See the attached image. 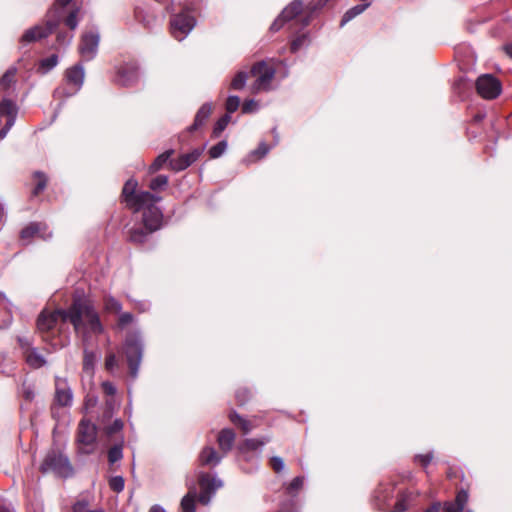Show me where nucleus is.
Instances as JSON below:
<instances>
[{
    "label": "nucleus",
    "instance_id": "obj_43",
    "mask_svg": "<svg viewBox=\"0 0 512 512\" xmlns=\"http://www.w3.org/2000/svg\"><path fill=\"white\" fill-rule=\"evenodd\" d=\"M134 321V316L130 312H125L120 314L117 320V326L120 329L126 328L128 325H130Z\"/></svg>",
    "mask_w": 512,
    "mask_h": 512
},
{
    "label": "nucleus",
    "instance_id": "obj_59",
    "mask_svg": "<svg viewBox=\"0 0 512 512\" xmlns=\"http://www.w3.org/2000/svg\"><path fill=\"white\" fill-rule=\"evenodd\" d=\"M505 53L512 59V43L510 44H506L504 47H503Z\"/></svg>",
    "mask_w": 512,
    "mask_h": 512
},
{
    "label": "nucleus",
    "instance_id": "obj_13",
    "mask_svg": "<svg viewBox=\"0 0 512 512\" xmlns=\"http://www.w3.org/2000/svg\"><path fill=\"white\" fill-rule=\"evenodd\" d=\"M99 44V35L94 32H85L81 36L79 52L82 58L89 61L94 58Z\"/></svg>",
    "mask_w": 512,
    "mask_h": 512
},
{
    "label": "nucleus",
    "instance_id": "obj_29",
    "mask_svg": "<svg viewBox=\"0 0 512 512\" xmlns=\"http://www.w3.org/2000/svg\"><path fill=\"white\" fill-rule=\"evenodd\" d=\"M411 499V492L406 490L399 492L397 495L396 503L393 507V512H406L408 510Z\"/></svg>",
    "mask_w": 512,
    "mask_h": 512
},
{
    "label": "nucleus",
    "instance_id": "obj_7",
    "mask_svg": "<svg viewBox=\"0 0 512 512\" xmlns=\"http://www.w3.org/2000/svg\"><path fill=\"white\" fill-rule=\"evenodd\" d=\"M40 470L43 473L53 471L60 475H67L68 473L72 472V467L66 456L60 452L52 450L45 456L40 466Z\"/></svg>",
    "mask_w": 512,
    "mask_h": 512
},
{
    "label": "nucleus",
    "instance_id": "obj_14",
    "mask_svg": "<svg viewBox=\"0 0 512 512\" xmlns=\"http://www.w3.org/2000/svg\"><path fill=\"white\" fill-rule=\"evenodd\" d=\"M73 393L67 380L55 377L54 404L60 407H68L72 404Z\"/></svg>",
    "mask_w": 512,
    "mask_h": 512
},
{
    "label": "nucleus",
    "instance_id": "obj_34",
    "mask_svg": "<svg viewBox=\"0 0 512 512\" xmlns=\"http://www.w3.org/2000/svg\"><path fill=\"white\" fill-rule=\"evenodd\" d=\"M104 308L109 313H119L122 309V305L114 297L108 296L104 298Z\"/></svg>",
    "mask_w": 512,
    "mask_h": 512
},
{
    "label": "nucleus",
    "instance_id": "obj_62",
    "mask_svg": "<svg viewBox=\"0 0 512 512\" xmlns=\"http://www.w3.org/2000/svg\"><path fill=\"white\" fill-rule=\"evenodd\" d=\"M94 404H95V400H92V399H87L86 400V405L87 406H89V405L93 406Z\"/></svg>",
    "mask_w": 512,
    "mask_h": 512
},
{
    "label": "nucleus",
    "instance_id": "obj_63",
    "mask_svg": "<svg viewBox=\"0 0 512 512\" xmlns=\"http://www.w3.org/2000/svg\"><path fill=\"white\" fill-rule=\"evenodd\" d=\"M0 512H11L7 507L0 505Z\"/></svg>",
    "mask_w": 512,
    "mask_h": 512
},
{
    "label": "nucleus",
    "instance_id": "obj_61",
    "mask_svg": "<svg viewBox=\"0 0 512 512\" xmlns=\"http://www.w3.org/2000/svg\"><path fill=\"white\" fill-rule=\"evenodd\" d=\"M65 37H66L65 35H63V34H61V33H60V34H58V35H57V41H58L60 44H63V42H64V40H65Z\"/></svg>",
    "mask_w": 512,
    "mask_h": 512
},
{
    "label": "nucleus",
    "instance_id": "obj_28",
    "mask_svg": "<svg viewBox=\"0 0 512 512\" xmlns=\"http://www.w3.org/2000/svg\"><path fill=\"white\" fill-rule=\"evenodd\" d=\"M269 442V439L268 438H264L262 440L260 439H254V438H248V439H245L243 440L239 446H238V450L241 452V453H247L249 451H255L257 450L258 448H260L261 446H263L265 443Z\"/></svg>",
    "mask_w": 512,
    "mask_h": 512
},
{
    "label": "nucleus",
    "instance_id": "obj_52",
    "mask_svg": "<svg viewBox=\"0 0 512 512\" xmlns=\"http://www.w3.org/2000/svg\"><path fill=\"white\" fill-rule=\"evenodd\" d=\"M118 365L116 355L114 353H108L105 359V368L108 371H112Z\"/></svg>",
    "mask_w": 512,
    "mask_h": 512
},
{
    "label": "nucleus",
    "instance_id": "obj_9",
    "mask_svg": "<svg viewBox=\"0 0 512 512\" xmlns=\"http://www.w3.org/2000/svg\"><path fill=\"white\" fill-rule=\"evenodd\" d=\"M477 93L484 99H495L501 91V82L491 74H484L478 77L476 80Z\"/></svg>",
    "mask_w": 512,
    "mask_h": 512
},
{
    "label": "nucleus",
    "instance_id": "obj_19",
    "mask_svg": "<svg viewBox=\"0 0 512 512\" xmlns=\"http://www.w3.org/2000/svg\"><path fill=\"white\" fill-rule=\"evenodd\" d=\"M228 418L230 422L239 428L244 435L250 433L253 429L259 427L260 425L259 419L257 417L246 419L238 414L235 410H231L229 412Z\"/></svg>",
    "mask_w": 512,
    "mask_h": 512
},
{
    "label": "nucleus",
    "instance_id": "obj_45",
    "mask_svg": "<svg viewBox=\"0 0 512 512\" xmlns=\"http://www.w3.org/2000/svg\"><path fill=\"white\" fill-rule=\"evenodd\" d=\"M58 63V57L57 55L53 54L40 62V67L44 69V72L49 71L53 67H55Z\"/></svg>",
    "mask_w": 512,
    "mask_h": 512
},
{
    "label": "nucleus",
    "instance_id": "obj_17",
    "mask_svg": "<svg viewBox=\"0 0 512 512\" xmlns=\"http://www.w3.org/2000/svg\"><path fill=\"white\" fill-rule=\"evenodd\" d=\"M202 149H194L189 153H185L180 155L176 159H172L169 161V167L171 170L175 172H180L185 169H187L189 166H191L195 161L198 160L200 155L202 154Z\"/></svg>",
    "mask_w": 512,
    "mask_h": 512
},
{
    "label": "nucleus",
    "instance_id": "obj_31",
    "mask_svg": "<svg viewBox=\"0 0 512 512\" xmlns=\"http://www.w3.org/2000/svg\"><path fill=\"white\" fill-rule=\"evenodd\" d=\"M17 69L14 67L9 68L0 78V87L3 90L9 89L16 81Z\"/></svg>",
    "mask_w": 512,
    "mask_h": 512
},
{
    "label": "nucleus",
    "instance_id": "obj_12",
    "mask_svg": "<svg viewBox=\"0 0 512 512\" xmlns=\"http://www.w3.org/2000/svg\"><path fill=\"white\" fill-rule=\"evenodd\" d=\"M138 79V64L136 61H129L117 68L115 82L121 86L129 87L134 85Z\"/></svg>",
    "mask_w": 512,
    "mask_h": 512
},
{
    "label": "nucleus",
    "instance_id": "obj_51",
    "mask_svg": "<svg viewBox=\"0 0 512 512\" xmlns=\"http://www.w3.org/2000/svg\"><path fill=\"white\" fill-rule=\"evenodd\" d=\"M308 35L307 34H300L296 38L293 39L291 42V51L296 52L298 51L304 43L307 41Z\"/></svg>",
    "mask_w": 512,
    "mask_h": 512
},
{
    "label": "nucleus",
    "instance_id": "obj_32",
    "mask_svg": "<svg viewBox=\"0 0 512 512\" xmlns=\"http://www.w3.org/2000/svg\"><path fill=\"white\" fill-rule=\"evenodd\" d=\"M250 75V72L246 71H239L236 73V75L233 77L230 88L233 90H242L246 84V81Z\"/></svg>",
    "mask_w": 512,
    "mask_h": 512
},
{
    "label": "nucleus",
    "instance_id": "obj_56",
    "mask_svg": "<svg viewBox=\"0 0 512 512\" xmlns=\"http://www.w3.org/2000/svg\"><path fill=\"white\" fill-rule=\"evenodd\" d=\"M443 512H462L458 510V506L454 501H446L443 503Z\"/></svg>",
    "mask_w": 512,
    "mask_h": 512
},
{
    "label": "nucleus",
    "instance_id": "obj_6",
    "mask_svg": "<svg viewBox=\"0 0 512 512\" xmlns=\"http://www.w3.org/2000/svg\"><path fill=\"white\" fill-rule=\"evenodd\" d=\"M124 354L126 356L129 374L132 378H136L143 355V346L136 335H129L126 338Z\"/></svg>",
    "mask_w": 512,
    "mask_h": 512
},
{
    "label": "nucleus",
    "instance_id": "obj_27",
    "mask_svg": "<svg viewBox=\"0 0 512 512\" xmlns=\"http://www.w3.org/2000/svg\"><path fill=\"white\" fill-rule=\"evenodd\" d=\"M91 338L88 341V344L85 345L82 342L83 345V371L90 373L94 369V364L96 361V354L89 350L88 347L90 345Z\"/></svg>",
    "mask_w": 512,
    "mask_h": 512
},
{
    "label": "nucleus",
    "instance_id": "obj_20",
    "mask_svg": "<svg viewBox=\"0 0 512 512\" xmlns=\"http://www.w3.org/2000/svg\"><path fill=\"white\" fill-rule=\"evenodd\" d=\"M198 483L201 489L199 495V502L207 504L210 499V494L216 490L215 479L208 473H201L199 475Z\"/></svg>",
    "mask_w": 512,
    "mask_h": 512
},
{
    "label": "nucleus",
    "instance_id": "obj_38",
    "mask_svg": "<svg viewBox=\"0 0 512 512\" xmlns=\"http://www.w3.org/2000/svg\"><path fill=\"white\" fill-rule=\"evenodd\" d=\"M229 121H230V116L228 114H225L224 116L219 118L218 121L216 122L214 128H213V136L214 137H219L220 134L227 127Z\"/></svg>",
    "mask_w": 512,
    "mask_h": 512
},
{
    "label": "nucleus",
    "instance_id": "obj_54",
    "mask_svg": "<svg viewBox=\"0 0 512 512\" xmlns=\"http://www.w3.org/2000/svg\"><path fill=\"white\" fill-rule=\"evenodd\" d=\"M102 391L109 396H113L116 393V388L112 382L105 381L101 385Z\"/></svg>",
    "mask_w": 512,
    "mask_h": 512
},
{
    "label": "nucleus",
    "instance_id": "obj_53",
    "mask_svg": "<svg viewBox=\"0 0 512 512\" xmlns=\"http://www.w3.org/2000/svg\"><path fill=\"white\" fill-rule=\"evenodd\" d=\"M270 466L276 473H279L284 468V462L282 458L274 456L270 459Z\"/></svg>",
    "mask_w": 512,
    "mask_h": 512
},
{
    "label": "nucleus",
    "instance_id": "obj_26",
    "mask_svg": "<svg viewBox=\"0 0 512 512\" xmlns=\"http://www.w3.org/2000/svg\"><path fill=\"white\" fill-rule=\"evenodd\" d=\"M34 188L32 189V196H39L47 187L48 177L41 171H35L33 173Z\"/></svg>",
    "mask_w": 512,
    "mask_h": 512
},
{
    "label": "nucleus",
    "instance_id": "obj_64",
    "mask_svg": "<svg viewBox=\"0 0 512 512\" xmlns=\"http://www.w3.org/2000/svg\"><path fill=\"white\" fill-rule=\"evenodd\" d=\"M259 151H261V154L264 155L267 152V148L265 146L263 148L259 147Z\"/></svg>",
    "mask_w": 512,
    "mask_h": 512
},
{
    "label": "nucleus",
    "instance_id": "obj_47",
    "mask_svg": "<svg viewBox=\"0 0 512 512\" xmlns=\"http://www.w3.org/2000/svg\"><path fill=\"white\" fill-rule=\"evenodd\" d=\"M446 477L449 480L460 479L462 481L464 479V474L459 467L449 466L446 472Z\"/></svg>",
    "mask_w": 512,
    "mask_h": 512
},
{
    "label": "nucleus",
    "instance_id": "obj_33",
    "mask_svg": "<svg viewBox=\"0 0 512 512\" xmlns=\"http://www.w3.org/2000/svg\"><path fill=\"white\" fill-rule=\"evenodd\" d=\"M468 492H469V486H467L466 488L458 489L455 500H454V502L458 506V510H461V511L464 510V508L469 500Z\"/></svg>",
    "mask_w": 512,
    "mask_h": 512
},
{
    "label": "nucleus",
    "instance_id": "obj_55",
    "mask_svg": "<svg viewBox=\"0 0 512 512\" xmlns=\"http://www.w3.org/2000/svg\"><path fill=\"white\" fill-rule=\"evenodd\" d=\"M256 106H257V103L253 99L246 100V101H244V103L242 105V112L243 113H251L255 110Z\"/></svg>",
    "mask_w": 512,
    "mask_h": 512
},
{
    "label": "nucleus",
    "instance_id": "obj_8",
    "mask_svg": "<svg viewBox=\"0 0 512 512\" xmlns=\"http://www.w3.org/2000/svg\"><path fill=\"white\" fill-rule=\"evenodd\" d=\"M195 26V18L183 10L174 15L170 21L172 36L177 40H182Z\"/></svg>",
    "mask_w": 512,
    "mask_h": 512
},
{
    "label": "nucleus",
    "instance_id": "obj_35",
    "mask_svg": "<svg viewBox=\"0 0 512 512\" xmlns=\"http://www.w3.org/2000/svg\"><path fill=\"white\" fill-rule=\"evenodd\" d=\"M182 512H195V495L192 493L186 494L181 500Z\"/></svg>",
    "mask_w": 512,
    "mask_h": 512
},
{
    "label": "nucleus",
    "instance_id": "obj_48",
    "mask_svg": "<svg viewBox=\"0 0 512 512\" xmlns=\"http://www.w3.org/2000/svg\"><path fill=\"white\" fill-rule=\"evenodd\" d=\"M109 486L114 492H121L124 489V479L121 476L112 477L109 481Z\"/></svg>",
    "mask_w": 512,
    "mask_h": 512
},
{
    "label": "nucleus",
    "instance_id": "obj_36",
    "mask_svg": "<svg viewBox=\"0 0 512 512\" xmlns=\"http://www.w3.org/2000/svg\"><path fill=\"white\" fill-rule=\"evenodd\" d=\"M251 396H252V393L248 388H244V387L239 388L235 394L237 405L238 406L245 405L250 400Z\"/></svg>",
    "mask_w": 512,
    "mask_h": 512
},
{
    "label": "nucleus",
    "instance_id": "obj_42",
    "mask_svg": "<svg viewBox=\"0 0 512 512\" xmlns=\"http://www.w3.org/2000/svg\"><path fill=\"white\" fill-rule=\"evenodd\" d=\"M79 9H73L70 11V13L65 17L64 23L65 25L71 29L74 30L78 25L77 15H78Z\"/></svg>",
    "mask_w": 512,
    "mask_h": 512
},
{
    "label": "nucleus",
    "instance_id": "obj_5",
    "mask_svg": "<svg viewBox=\"0 0 512 512\" xmlns=\"http://www.w3.org/2000/svg\"><path fill=\"white\" fill-rule=\"evenodd\" d=\"M275 68L265 61H259L253 64L250 75L255 77V81L251 87L252 93L260 91H268L272 80L275 77Z\"/></svg>",
    "mask_w": 512,
    "mask_h": 512
},
{
    "label": "nucleus",
    "instance_id": "obj_3",
    "mask_svg": "<svg viewBox=\"0 0 512 512\" xmlns=\"http://www.w3.org/2000/svg\"><path fill=\"white\" fill-rule=\"evenodd\" d=\"M311 18L312 14H310V10L305 13L303 3L299 0H295L285 7L281 14L274 20L270 26V30L277 32L285 23H291L290 27L298 24H300L301 27H306L310 24Z\"/></svg>",
    "mask_w": 512,
    "mask_h": 512
},
{
    "label": "nucleus",
    "instance_id": "obj_44",
    "mask_svg": "<svg viewBox=\"0 0 512 512\" xmlns=\"http://www.w3.org/2000/svg\"><path fill=\"white\" fill-rule=\"evenodd\" d=\"M240 105V98L238 96H229L225 103L227 113H234Z\"/></svg>",
    "mask_w": 512,
    "mask_h": 512
},
{
    "label": "nucleus",
    "instance_id": "obj_50",
    "mask_svg": "<svg viewBox=\"0 0 512 512\" xmlns=\"http://www.w3.org/2000/svg\"><path fill=\"white\" fill-rule=\"evenodd\" d=\"M71 1L72 0H55L53 9H52V11H50L56 17L55 20H57L59 22L60 10L65 8Z\"/></svg>",
    "mask_w": 512,
    "mask_h": 512
},
{
    "label": "nucleus",
    "instance_id": "obj_37",
    "mask_svg": "<svg viewBox=\"0 0 512 512\" xmlns=\"http://www.w3.org/2000/svg\"><path fill=\"white\" fill-rule=\"evenodd\" d=\"M304 478L301 476L295 477L286 487V492L290 495H296L302 488Z\"/></svg>",
    "mask_w": 512,
    "mask_h": 512
},
{
    "label": "nucleus",
    "instance_id": "obj_41",
    "mask_svg": "<svg viewBox=\"0 0 512 512\" xmlns=\"http://www.w3.org/2000/svg\"><path fill=\"white\" fill-rule=\"evenodd\" d=\"M122 446L114 445L108 450V461L110 463H115L122 458Z\"/></svg>",
    "mask_w": 512,
    "mask_h": 512
},
{
    "label": "nucleus",
    "instance_id": "obj_49",
    "mask_svg": "<svg viewBox=\"0 0 512 512\" xmlns=\"http://www.w3.org/2000/svg\"><path fill=\"white\" fill-rule=\"evenodd\" d=\"M123 426H124V424H123L122 420L116 419V420H114V422L111 425H109L105 428V433L108 436H112V435L120 432L123 429Z\"/></svg>",
    "mask_w": 512,
    "mask_h": 512
},
{
    "label": "nucleus",
    "instance_id": "obj_15",
    "mask_svg": "<svg viewBox=\"0 0 512 512\" xmlns=\"http://www.w3.org/2000/svg\"><path fill=\"white\" fill-rule=\"evenodd\" d=\"M57 20H48L45 27L35 26L25 31L21 37V42L31 43L50 35L57 27Z\"/></svg>",
    "mask_w": 512,
    "mask_h": 512
},
{
    "label": "nucleus",
    "instance_id": "obj_25",
    "mask_svg": "<svg viewBox=\"0 0 512 512\" xmlns=\"http://www.w3.org/2000/svg\"><path fill=\"white\" fill-rule=\"evenodd\" d=\"M174 154V150L173 149H170V150H167L165 152H163L162 154H160L159 156H157L154 161L151 163V165L149 166L148 168V173L149 174H155L156 172H158L166 163L169 164V161L171 160V156Z\"/></svg>",
    "mask_w": 512,
    "mask_h": 512
},
{
    "label": "nucleus",
    "instance_id": "obj_11",
    "mask_svg": "<svg viewBox=\"0 0 512 512\" xmlns=\"http://www.w3.org/2000/svg\"><path fill=\"white\" fill-rule=\"evenodd\" d=\"M17 341L19 346L23 350V355L25 357L26 363L30 367L38 369L46 364L45 358L37 351L36 348L32 347L31 341L24 337H18Z\"/></svg>",
    "mask_w": 512,
    "mask_h": 512
},
{
    "label": "nucleus",
    "instance_id": "obj_46",
    "mask_svg": "<svg viewBox=\"0 0 512 512\" xmlns=\"http://www.w3.org/2000/svg\"><path fill=\"white\" fill-rule=\"evenodd\" d=\"M72 512H105L103 509L89 510L88 502L85 500L77 501L72 506Z\"/></svg>",
    "mask_w": 512,
    "mask_h": 512
},
{
    "label": "nucleus",
    "instance_id": "obj_16",
    "mask_svg": "<svg viewBox=\"0 0 512 512\" xmlns=\"http://www.w3.org/2000/svg\"><path fill=\"white\" fill-rule=\"evenodd\" d=\"M17 114V107L15 103L10 99H3L0 102V116H5L6 123L2 129H0V140H2L14 125Z\"/></svg>",
    "mask_w": 512,
    "mask_h": 512
},
{
    "label": "nucleus",
    "instance_id": "obj_21",
    "mask_svg": "<svg viewBox=\"0 0 512 512\" xmlns=\"http://www.w3.org/2000/svg\"><path fill=\"white\" fill-rule=\"evenodd\" d=\"M236 439L235 432L230 428L222 429L217 436V443L223 455L231 451Z\"/></svg>",
    "mask_w": 512,
    "mask_h": 512
},
{
    "label": "nucleus",
    "instance_id": "obj_39",
    "mask_svg": "<svg viewBox=\"0 0 512 512\" xmlns=\"http://www.w3.org/2000/svg\"><path fill=\"white\" fill-rule=\"evenodd\" d=\"M227 148L226 141H220L209 149V156L212 159L220 157Z\"/></svg>",
    "mask_w": 512,
    "mask_h": 512
},
{
    "label": "nucleus",
    "instance_id": "obj_23",
    "mask_svg": "<svg viewBox=\"0 0 512 512\" xmlns=\"http://www.w3.org/2000/svg\"><path fill=\"white\" fill-rule=\"evenodd\" d=\"M213 447H204L199 454V462L202 466H216L220 463L222 457Z\"/></svg>",
    "mask_w": 512,
    "mask_h": 512
},
{
    "label": "nucleus",
    "instance_id": "obj_30",
    "mask_svg": "<svg viewBox=\"0 0 512 512\" xmlns=\"http://www.w3.org/2000/svg\"><path fill=\"white\" fill-rule=\"evenodd\" d=\"M369 6H370V3L366 2V3L358 4V5L350 8L349 10H347L341 19L340 26L341 27L344 26L346 23L351 21L353 18H355L356 16L363 13Z\"/></svg>",
    "mask_w": 512,
    "mask_h": 512
},
{
    "label": "nucleus",
    "instance_id": "obj_60",
    "mask_svg": "<svg viewBox=\"0 0 512 512\" xmlns=\"http://www.w3.org/2000/svg\"><path fill=\"white\" fill-rule=\"evenodd\" d=\"M149 512H166L160 505H153Z\"/></svg>",
    "mask_w": 512,
    "mask_h": 512
},
{
    "label": "nucleus",
    "instance_id": "obj_57",
    "mask_svg": "<svg viewBox=\"0 0 512 512\" xmlns=\"http://www.w3.org/2000/svg\"><path fill=\"white\" fill-rule=\"evenodd\" d=\"M275 512H296L294 509V503L292 501L283 503L279 509Z\"/></svg>",
    "mask_w": 512,
    "mask_h": 512
},
{
    "label": "nucleus",
    "instance_id": "obj_18",
    "mask_svg": "<svg viewBox=\"0 0 512 512\" xmlns=\"http://www.w3.org/2000/svg\"><path fill=\"white\" fill-rule=\"evenodd\" d=\"M65 79L67 85L71 86L70 92L66 93L67 96H71L76 93L82 86L84 81V70L81 65L77 64L66 70Z\"/></svg>",
    "mask_w": 512,
    "mask_h": 512
},
{
    "label": "nucleus",
    "instance_id": "obj_22",
    "mask_svg": "<svg viewBox=\"0 0 512 512\" xmlns=\"http://www.w3.org/2000/svg\"><path fill=\"white\" fill-rule=\"evenodd\" d=\"M46 228L47 227L44 223L31 222L21 230L20 240L23 241L25 245H27L35 236L39 235L41 232H44Z\"/></svg>",
    "mask_w": 512,
    "mask_h": 512
},
{
    "label": "nucleus",
    "instance_id": "obj_58",
    "mask_svg": "<svg viewBox=\"0 0 512 512\" xmlns=\"http://www.w3.org/2000/svg\"><path fill=\"white\" fill-rule=\"evenodd\" d=\"M441 509L443 510V505L440 502H435L426 509V512H440Z\"/></svg>",
    "mask_w": 512,
    "mask_h": 512
},
{
    "label": "nucleus",
    "instance_id": "obj_4",
    "mask_svg": "<svg viewBox=\"0 0 512 512\" xmlns=\"http://www.w3.org/2000/svg\"><path fill=\"white\" fill-rule=\"evenodd\" d=\"M97 428L88 419H81L77 427L76 443L83 454H90L95 450Z\"/></svg>",
    "mask_w": 512,
    "mask_h": 512
},
{
    "label": "nucleus",
    "instance_id": "obj_40",
    "mask_svg": "<svg viewBox=\"0 0 512 512\" xmlns=\"http://www.w3.org/2000/svg\"><path fill=\"white\" fill-rule=\"evenodd\" d=\"M434 458L433 452H428L426 454H417L414 457V462L419 464L421 467L426 469L428 465L431 463V461Z\"/></svg>",
    "mask_w": 512,
    "mask_h": 512
},
{
    "label": "nucleus",
    "instance_id": "obj_10",
    "mask_svg": "<svg viewBox=\"0 0 512 512\" xmlns=\"http://www.w3.org/2000/svg\"><path fill=\"white\" fill-rule=\"evenodd\" d=\"M130 182H134L135 183V187H134V192L136 194H140V193H148L156 198H158L159 200L157 201V204L159 202L162 201V197L159 195L160 192L164 191L167 187H168V184H169V177L166 176V175H157L149 180H147L146 182V187L149 189V190H142V189H139L138 188V181L134 178H130L128 179L122 188H125L126 185H128V183Z\"/></svg>",
    "mask_w": 512,
    "mask_h": 512
},
{
    "label": "nucleus",
    "instance_id": "obj_24",
    "mask_svg": "<svg viewBox=\"0 0 512 512\" xmlns=\"http://www.w3.org/2000/svg\"><path fill=\"white\" fill-rule=\"evenodd\" d=\"M213 107L210 103L203 104L197 111L193 124L188 128L189 132H194L202 127L212 114Z\"/></svg>",
    "mask_w": 512,
    "mask_h": 512
},
{
    "label": "nucleus",
    "instance_id": "obj_2",
    "mask_svg": "<svg viewBox=\"0 0 512 512\" xmlns=\"http://www.w3.org/2000/svg\"><path fill=\"white\" fill-rule=\"evenodd\" d=\"M134 187L135 183L130 182L122 188L120 201L133 213L141 212L140 225H134L127 231L126 240L135 246H142L150 235L163 227L164 215L157 206L158 198L148 193L136 194Z\"/></svg>",
    "mask_w": 512,
    "mask_h": 512
},
{
    "label": "nucleus",
    "instance_id": "obj_1",
    "mask_svg": "<svg viewBox=\"0 0 512 512\" xmlns=\"http://www.w3.org/2000/svg\"><path fill=\"white\" fill-rule=\"evenodd\" d=\"M66 322L73 326L75 334L87 345L92 335H100L104 326L99 313L92 303L84 298H73L67 309L49 311L44 309L36 320V332L41 340L49 344L53 349L66 345L67 338H62V327Z\"/></svg>",
    "mask_w": 512,
    "mask_h": 512
}]
</instances>
